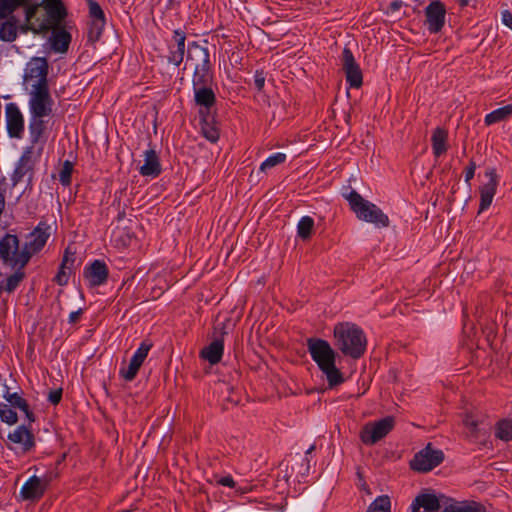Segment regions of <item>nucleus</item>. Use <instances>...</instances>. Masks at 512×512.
<instances>
[{
    "label": "nucleus",
    "instance_id": "obj_3",
    "mask_svg": "<svg viewBox=\"0 0 512 512\" xmlns=\"http://www.w3.org/2000/svg\"><path fill=\"white\" fill-rule=\"evenodd\" d=\"M345 198L359 220L372 223L378 228L389 226V217L376 204L365 200L356 190L345 195Z\"/></svg>",
    "mask_w": 512,
    "mask_h": 512
},
{
    "label": "nucleus",
    "instance_id": "obj_31",
    "mask_svg": "<svg viewBox=\"0 0 512 512\" xmlns=\"http://www.w3.org/2000/svg\"><path fill=\"white\" fill-rule=\"evenodd\" d=\"M441 512H486V508L476 501H464L459 505H448Z\"/></svg>",
    "mask_w": 512,
    "mask_h": 512
},
{
    "label": "nucleus",
    "instance_id": "obj_47",
    "mask_svg": "<svg viewBox=\"0 0 512 512\" xmlns=\"http://www.w3.org/2000/svg\"><path fill=\"white\" fill-rule=\"evenodd\" d=\"M31 94L50 95L48 75L38 79L37 83L33 85Z\"/></svg>",
    "mask_w": 512,
    "mask_h": 512
},
{
    "label": "nucleus",
    "instance_id": "obj_32",
    "mask_svg": "<svg viewBox=\"0 0 512 512\" xmlns=\"http://www.w3.org/2000/svg\"><path fill=\"white\" fill-rule=\"evenodd\" d=\"M11 269L14 270V272L6 278L5 286H3V291L8 293L14 292L26 277L24 272L25 267H14Z\"/></svg>",
    "mask_w": 512,
    "mask_h": 512
},
{
    "label": "nucleus",
    "instance_id": "obj_1",
    "mask_svg": "<svg viewBox=\"0 0 512 512\" xmlns=\"http://www.w3.org/2000/svg\"><path fill=\"white\" fill-rule=\"evenodd\" d=\"M308 352L317 364L320 371L326 376L330 388L342 384L345 379L342 372L336 367L337 353L328 341L310 337L306 341Z\"/></svg>",
    "mask_w": 512,
    "mask_h": 512
},
{
    "label": "nucleus",
    "instance_id": "obj_60",
    "mask_svg": "<svg viewBox=\"0 0 512 512\" xmlns=\"http://www.w3.org/2000/svg\"><path fill=\"white\" fill-rule=\"evenodd\" d=\"M402 4H403L402 1L395 0V1L390 3L389 10L391 12H395V11L399 10L402 7Z\"/></svg>",
    "mask_w": 512,
    "mask_h": 512
},
{
    "label": "nucleus",
    "instance_id": "obj_61",
    "mask_svg": "<svg viewBox=\"0 0 512 512\" xmlns=\"http://www.w3.org/2000/svg\"><path fill=\"white\" fill-rule=\"evenodd\" d=\"M459 6L465 7L469 4L470 0H457Z\"/></svg>",
    "mask_w": 512,
    "mask_h": 512
},
{
    "label": "nucleus",
    "instance_id": "obj_2",
    "mask_svg": "<svg viewBox=\"0 0 512 512\" xmlns=\"http://www.w3.org/2000/svg\"><path fill=\"white\" fill-rule=\"evenodd\" d=\"M335 346L345 355L359 359L366 351L367 340L363 330L354 323H338L334 327Z\"/></svg>",
    "mask_w": 512,
    "mask_h": 512
},
{
    "label": "nucleus",
    "instance_id": "obj_9",
    "mask_svg": "<svg viewBox=\"0 0 512 512\" xmlns=\"http://www.w3.org/2000/svg\"><path fill=\"white\" fill-rule=\"evenodd\" d=\"M52 480V475H46L43 479L31 476L22 486L20 496L23 500L36 501L42 498Z\"/></svg>",
    "mask_w": 512,
    "mask_h": 512
},
{
    "label": "nucleus",
    "instance_id": "obj_20",
    "mask_svg": "<svg viewBox=\"0 0 512 512\" xmlns=\"http://www.w3.org/2000/svg\"><path fill=\"white\" fill-rule=\"evenodd\" d=\"M441 509L439 498L432 493H421L411 504V512H438Z\"/></svg>",
    "mask_w": 512,
    "mask_h": 512
},
{
    "label": "nucleus",
    "instance_id": "obj_43",
    "mask_svg": "<svg viewBox=\"0 0 512 512\" xmlns=\"http://www.w3.org/2000/svg\"><path fill=\"white\" fill-rule=\"evenodd\" d=\"M152 346L153 344L151 342L147 340L143 341L138 347V349L135 351L131 359L142 365Z\"/></svg>",
    "mask_w": 512,
    "mask_h": 512
},
{
    "label": "nucleus",
    "instance_id": "obj_26",
    "mask_svg": "<svg viewBox=\"0 0 512 512\" xmlns=\"http://www.w3.org/2000/svg\"><path fill=\"white\" fill-rule=\"evenodd\" d=\"M193 89L195 103L206 108V111H209L216 103V96L211 86H202Z\"/></svg>",
    "mask_w": 512,
    "mask_h": 512
},
{
    "label": "nucleus",
    "instance_id": "obj_40",
    "mask_svg": "<svg viewBox=\"0 0 512 512\" xmlns=\"http://www.w3.org/2000/svg\"><path fill=\"white\" fill-rule=\"evenodd\" d=\"M0 419L8 425H14L18 421V415L8 404L0 403Z\"/></svg>",
    "mask_w": 512,
    "mask_h": 512
},
{
    "label": "nucleus",
    "instance_id": "obj_21",
    "mask_svg": "<svg viewBox=\"0 0 512 512\" xmlns=\"http://www.w3.org/2000/svg\"><path fill=\"white\" fill-rule=\"evenodd\" d=\"M162 172L159 156L154 149H149L144 152V164L140 167L139 173L142 176L152 178L158 177Z\"/></svg>",
    "mask_w": 512,
    "mask_h": 512
},
{
    "label": "nucleus",
    "instance_id": "obj_12",
    "mask_svg": "<svg viewBox=\"0 0 512 512\" xmlns=\"http://www.w3.org/2000/svg\"><path fill=\"white\" fill-rule=\"evenodd\" d=\"M225 324L221 323L214 327L215 333L217 331L220 332L219 336L215 337V339L206 347H204L200 352V357L207 360L211 365H215L219 363L222 359L224 352V335L226 332L224 331Z\"/></svg>",
    "mask_w": 512,
    "mask_h": 512
},
{
    "label": "nucleus",
    "instance_id": "obj_10",
    "mask_svg": "<svg viewBox=\"0 0 512 512\" xmlns=\"http://www.w3.org/2000/svg\"><path fill=\"white\" fill-rule=\"evenodd\" d=\"M50 226L41 221L34 230L29 234V241H26L22 247L29 253V261L32 256L39 253L45 246L50 236Z\"/></svg>",
    "mask_w": 512,
    "mask_h": 512
},
{
    "label": "nucleus",
    "instance_id": "obj_51",
    "mask_svg": "<svg viewBox=\"0 0 512 512\" xmlns=\"http://www.w3.org/2000/svg\"><path fill=\"white\" fill-rule=\"evenodd\" d=\"M65 269L66 268H61V266H60L58 273L54 277V282H56L60 286H64L68 283L69 277H68Z\"/></svg>",
    "mask_w": 512,
    "mask_h": 512
},
{
    "label": "nucleus",
    "instance_id": "obj_11",
    "mask_svg": "<svg viewBox=\"0 0 512 512\" xmlns=\"http://www.w3.org/2000/svg\"><path fill=\"white\" fill-rule=\"evenodd\" d=\"M426 24L430 33H438L445 24L446 8L440 0H433L425 8Z\"/></svg>",
    "mask_w": 512,
    "mask_h": 512
},
{
    "label": "nucleus",
    "instance_id": "obj_54",
    "mask_svg": "<svg viewBox=\"0 0 512 512\" xmlns=\"http://www.w3.org/2000/svg\"><path fill=\"white\" fill-rule=\"evenodd\" d=\"M356 474H357V477H358V480H359V484H358L359 488L361 490H364L367 494H371L370 489H369V487H368V485H367V483H366V481L364 479V476H363L362 472L360 471V469L357 470Z\"/></svg>",
    "mask_w": 512,
    "mask_h": 512
},
{
    "label": "nucleus",
    "instance_id": "obj_35",
    "mask_svg": "<svg viewBox=\"0 0 512 512\" xmlns=\"http://www.w3.org/2000/svg\"><path fill=\"white\" fill-rule=\"evenodd\" d=\"M28 0H1L0 19H6L20 6L25 5Z\"/></svg>",
    "mask_w": 512,
    "mask_h": 512
},
{
    "label": "nucleus",
    "instance_id": "obj_34",
    "mask_svg": "<svg viewBox=\"0 0 512 512\" xmlns=\"http://www.w3.org/2000/svg\"><path fill=\"white\" fill-rule=\"evenodd\" d=\"M495 436L505 442L512 440V418L501 419L496 423Z\"/></svg>",
    "mask_w": 512,
    "mask_h": 512
},
{
    "label": "nucleus",
    "instance_id": "obj_64",
    "mask_svg": "<svg viewBox=\"0 0 512 512\" xmlns=\"http://www.w3.org/2000/svg\"><path fill=\"white\" fill-rule=\"evenodd\" d=\"M60 0H46V3H56V2H59Z\"/></svg>",
    "mask_w": 512,
    "mask_h": 512
},
{
    "label": "nucleus",
    "instance_id": "obj_57",
    "mask_svg": "<svg viewBox=\"0 0 512 512\" xmlns=\"http://www.w3.org/2000/svg\"><path fill=\"white\" fill-rule=\"evenodd\" d=\"M502 22L504 25L512 29V14L508 10L502 12Z\"/></svg>",
    "mask_w": 512,
    "mask_h": 512
},
{
    "label": "nucleus",
    "instance_id": "obj_13",
    "mask_svg": "<svg viewBox=\"0 0 512 512\" xmlns=\"http://www.w3.org/2000/svg\"><path fill=\"white\" fill-rule=\"evenodd\" d=\"M7 133L11 138L20 139L24 132V118L16 103H8L5 107Z\"/></svg>",
    "mask_w": 512,
    "mask_h": 512
},
{
    "label": "nucleus",
    "instance_id": "obj_5",
    "mask_svg": "<svg viewBox=\"0 0 512 512\" xmlns=\"http://www.w3.org/2000/svg\"><path fill=\"white\" fill-rule=\"evenodd\" d=\"M444 453L440 449H434L431 443L418 451L410 461V468L413 471L427 473L433 470L444 461Z\"/></svg>",
    "mask_w": 512,
    "mask_h": 512
},
{
    "label": "nucleus",
    "instance_id": "obj_56",
    "mask_svg": "<svg viewBox=\"0 0 512 512\" xmlns=\"http://www.w3.org/2000/svg\"><path fill=\"white\" fill-rule=\"evenodd\" d=\"M217 483L222 485V486H226V487H230V488H234L235 487V481L233 480V478L231 476L221 477L217 481Z\"/></svg>",
    "mask_w": 512,
    "mask_h": 512
},
{
    "label": "nucleus",
    "instance_id": "obj_41",
    "mask_svg": "<svg viewBox=\"0 0 512 512\" xmlns=\"http://www.w3.org/2000/svg\"><path fill=\"white\" fill-rule=\"evenodd\" d=\"M90 21L106 22L105 14L98 2L87 0Z\"/></svg>",
    "mask_w": 512,
    "mask_h": 512
},
{
    "label": "nucleus",
    "instance_id": "obj_42",
    "mask_svg": "<svg viewBox=\"0 0 512 512\" xmlns=\"http://www.w3.org/2000/svg\"><path fill=\"white\" fill-rule=\"evenodd\" d=\"M73 163L65 160L59 172V181L63 186H70L72 182Z\"/></svg>",
    "mask_w": 512,
    "mask_h": 512
},
{
    "label": "nucleus",
    "instance_id": "obj_16",
    "mask_svg": "<svg viewBox=\"0 0 512 512\" xmlns=\"http://www.w3.org/2000/svg\"><path fill=\"white\" fill-rule=\"evenodd\" d=\"M187 61L191 62L193 68L212 67L208 47L203 46L196 41L189 43L187 46Z\"/></svg>",
    "mask_w": 512,
    "mask_h": 512
},
{
    "label": "nucleus",
    "instance_id": "obj_62",
    "mask_svg": "<svg viewBox=\"0 0 512 512\" xmlns=\"http://www.w3.org/2000/svg\"><path fill=\"white\" fill-rule=\"evenodd\" d=\"M66 458V454L63 453L60 458L57 460L56 465H60Z\"/></svg>",
    "mask_w": 512,
    "mask_h": 512
},
{
    "label": "nucleus",
    "instance_id": "obj_18",
    "mask_svg": "<svg viewBox=\"0 0 512 512\" xmlns=\"http://www.w3.org/2000/svg\"><path fill=\"white\" fill-rule=\"evenodd\" d=\"M54 101L51 95L31 94L30 93V112L33 117H46L52 113Z\"/></svg>",
    "mask_w": 512,
    "mask_h": 512
},
{
    "label": "nucleus",
    "instance_id": "obj_48",
    "mask_svg": "<svg viewBox=\"0 0 512 512\" xmlns=\"http://www.w3.org/2000/svg\"><path fill=\"white\" fill-rule=\"evenodd\" d=\"M463 423L467 428H469V430L473 436H477L478 425H479L478 420L474 419L471 415L467 414L463 420Z\"/></svg>",
    "mask_w": 512,
    "mask_h": 512
},
{
    "label": "nucleus",
    "instance_id": "obj_25",
    "mask_svg": "<svg viewBox=\"0 0 512 512\" xmlns=\"http://www.w3.org/2000/svg\"><path fill=\"white\" fill-rule=\"evenodd\" d=\"M201 116V130L203 136L211 143H215L219 139V131L216 126L213 125L214 117L210 115V111L204 112L200 110Z\"/></svg>",
    "mask_w": 512,
    "mask_h": 512
},
{
    "label": "nucleus",
    "instance_id": "obj_39",
    "mask_svg": "<svg viewBox=\"0 0 512 512\" xmlns=\"http://www.w3.org/2000/svg\"><path fill=\"white\" fill-rule=\"evenodd\" d=\"M4 399L9 403L10 407L24 409L26 407V400L22 398L18 393H11L8 386H5V392L3 394Z\"/></svg>",
    "mask_w": 512,
    "mask_h": 512
},
{
    "label": "nucleus",
    "instance_id": "obj_45",
    "mask_svg": "<svg viewBox=\"0 0 512 512\" xmlns=\"http://www.w3.org/2000/svg\"><path fill=\"white\" fill-rule=\"evenodd\" d=\"M141 367V364L134 361V360H130V363L128 365V368L127 369H122L120 371V375L126 380V381H132L134 380V378L136 377L139 369Z\"/></svg>",
    "mask_w": 512,
    "mask_h": 512
},
{
    "label": "nucleus",
    "instance_id": "obj_24",
    "mask_svg": "<svg viewBox=\"0 0 512 512\" xmlns=\"http://www.w3.org/2000/svg\"><path fill=\"white\" fill-rule=\"evenodd\" d=\"M49 73V64L45 57H34L28 63L26 72L24 74V80L39 79Z\"/></svg>",
    "mask_w": 512,
    "mask_h": 512
},
{
    "label": "nucleus",
    "instance_id": "obj_52",
    "mask_svg": "<svg viewBox=\"0 0 512 512\" xmlns=\"http://www.w3.org/2000/svg\"><path fill=\"white\" fill-rule=\"evenodd\" d=\"M74 261H75L74 253H69L68 250H66L60 266H61V268H66V269L70 270Z\"/></svg>",
    "mask_w": 512,
    "mask_h": 512
},
{
    "label": "nucleus",
    "instance_id": "obj_55",
    "mask_svg": "<svg viewBox=\"0 0 512 512\" xmlns=\"http://www.w3.org/2000/svg\"><path fill=\"white\" fill-rule=\"evenodd\" d=\"M38 5H32L27 7L25 11V20L29 23L36 16Z\"/></svg>",
    "mask_w": 512,
    "mask_h": 512
},
{
    "label": "nucleus",
    "instance_id": "obj_7",
    "mask_svg": "<svg viewBox=\"0 0 512 512\" xmlns=\"http://www.w3.org/2000/svg\"><path fill=\"white\" fill-rule=\"evenodd\" d=\"M42 148L39 149L37 156H34V148L33 146L26 147L11 175L12 186H16L19 182L22 181L25 175H28V184L32 182L35 164L37 158L40 156Z\"/></svg>",
    "mask_w": 512,
    "mask_h": 512
},
{
    "label": "nucleus",
    "instance_id": "obj_8",
    "mask_svg": "<svg viewBox=\"0 0 512 512\" xmlns=\"http://www.w3.org/2000/svg\"><path fill=\"white\" fill-rule=\"evenodd\" d=\"M342 69L345 72L346 82L352 88H360L363 84V75L352 51L345 47L342 52Z\"/></svg>",
    "mask_w": 512,
    "mask_h": 512
},
{
    "label": "nucleus",
    "instance_id": "obj_36",
    "mask_svg": "<svg viewBox=\"0 0 512 512\" xmlns=\"http://www.w3.org/2000/svg\"><path fill=\"white\" fill-rule=\"evenodd\" d=\"M314 229V220L310 216H304L300 219L297 226L298 236L302 240H307L311 237Z\"/></svg>",
    "mask_w": 512,
    "mask_h": 512
},
{
    "label": "nucleus",
    "instance_id": "obj_38",
    "mask_svg": "<svg viewBox=\"0 0 512 512\" xmlns=\"http://www.w3.org/2000/svg\"><path fill=\"white\" fill-rule=\"evenodd\" d=\"M106 22L90 21L88 28V41L92 44L100 40Z\"/></svg>",
    "mask_w": 512,
    "mask_h": 512
},
{
    "label": "nucleus",
    "instance_id": "obj_33",
    "mask_svg": "<svg viewBox=\"0 0 512 512\" xmlns=\"http://www.w3.org/2000/svg\"><path fill=\"white\" fill-rule=\"evenodd\" d=\"M512 115V104H508L506 106L500 107L498 109L493 110L485 116V124L492 125L501 121L506 120L508 117Z\"/></svg>",
    "mask_w": 512,
    "mask_h": 512
},
{
    "label": "nucleus",
    "instance_id": "obj_27",
    "mask_svg": "<svg viewBox=\"0 0 512 512\" xmlns=\"http://www.w3.org/2000/svg\"><path fill=\"white\" fill-rule=\"evenodd\" d=\"M448 132L442 127H437L432 134V150L436 157H440L447 151Z\"/></svg>",
    "mask_w": 512,
    "mask_h": 512
},
{
    "label": "nucleus",
    "instance_id": "obj_30",
    "mask_svg": "<svg viewBox=\"0 0 512 512\" xmlns=\"http://www.w3.org/2000/svg\"><path fill=\"white\" fill-rule=\"evenodd\" d=\"M16 38L17 19L15 16H10L0 27V40L4 42H13Z\"/></svg>",
    "mask_w": 512,
    "mask_h": 512
},
{
    "label": "nucleus",
    "instance_id": "obj_49",
    "mask_svg": "<svg viewBox=\"0 0 512 512\" xmlns=\"http://www.w3.org/2000/svg\"><path fill=\"white\" fill-rule=\"evenodd\" d=\"M265 73L263 70H256L254 75V86L257 89V91H262L265 85Z\"/></svg>",
    "mask_w": 512,
    "mask_h": 512
},
{
    "label": "nucleus",
    "instance_id": "obj_44",
    "mask_svg": "<svg viewBox=\"0 0 512 512\" xmlns=\"http://www.w3.org/2000/svg\"><path fill=\"white\" fill-rule=\"evenodd\" d=\"M286 155L284 153L278 152L274 155L269 156L260 166L261 171H266L272 167H275L278 164L285 162Z\"/></svg>",
    "mask_w": 512,
    "mask_h": 512
},
{
    "label": "nucleus",
    "instance_id": "obj_29",
    "mask_svg": "<svg viewBox=\"0 0 512 512\" xmlns=\"http://www.w3.org/2000/svg\"><path fill=\"white\" fill-rule=\"evenodd\" d=\"M46 129L45 121L42 117H31L29 122L30 146H35L43 137Z\"/></svg>",
    "mask_w": 512,
    "mask_h": 512
},
{
    "label": "nucleus",
    "instance_id": "obj_58",
    "mask_svg": "<svg viewBox=\"0 0 512 512\" xmlns=\"http://www.w3.org/2000/svg\"><path fill=\"white\" fill-rule=\"evenodd\" d=\"M25 413L26 418L28 419L29 423H33L36 420V416L33 413V411L30 409L28 403L26 402V407L24 409H20Z\"/></svg>",
    "mask_w": 512,
    "mask_h": 512
},
{
    "label": "nucleus",
    "instance_id": "obj_28",
    "mask_svg": "<svg viewBox=\"0 0 512 512\" xmlns=\"http://www.w3.org/2000/svg\"><path fill=\"white\" fill-rule=\"evenodd\" d=\"M213 83V72L212 67L209 68H193L192 75V86L193 88L202 87V86H211Z\"/></svg>",
    "mask_w": 512,
    "mask_h": 512
},
{
    "label": "nucleus",
    "instance_id": "obj_17",
    "mask_svg": "<svg viewBox=\"0 0 512 512\" xmlns=\"http://www.w3.org/2000/svg\"><path fill=\"white\" fill-rule=\"evenodd\" d=\"M489 181L480 187L479 213L486 210L492 203L498 185V175L494 168L486 171Z\"/></svg>",
    "mask_w": 512,
    "mask_h": 512
},
{
    "label": "nucleus",
    "instance_id": "obj_53",
    "mask_svg": "<svg viewBox=\"0 0 512 512\" xmlns=\"http://www.w3.org/2000/svg\"><path fill=\"white\" fill-rule=\"evenodd\" d=\"M475 170H476V163L473 160H471L469 165L465 169V181L467 183L474 177Z\"/></svg>",
    "mask_w": 512,
    "mask_h": 512
},
{
    "label": "nucleus",
    "instance_id": "obj_22",
    "mask_svg": "<svg viewBox=\"0 0 512 512\" xmlns=\"http://www.w3.org/2000/svg\"><path fill=\"white\" fill-rule=\"evenodd\" d=\"M44 7L47 11V19L43 22H47L50 25V29L54 27H61V23L67 17V10L62 1L60 0L56 3H45Z\"/></svg>",
    "mask_w": 512,
    "mask_h": 512
},
{
    "label": "nucleus",
    "instance_id": "obj_14",
    "mask_svg": "<svg viewBox=\"0 0 512 512\" xmlns=\"http://www.w3.org/2000/svg\"><path fill=\"white\" fill-rule=\"evenodd\" d=\"M186 33L182 29L173 31L171 41L168 43V63L178 67L184 60L185 56Z\"/></svg>",
    "mask_w": 512,
    "mask_h": 512
},
{
    "label": "nucleus",
    "instance_id": "obj_63",
    "mask_svg": "<svg viewBox=\"0 0 512 512\" xmlns=\"http://www.w3.org/2000/svg\"><path fill=\"white\" fill-rule=\"evenodd\" d=\"M315 449V445L310 446V448L306 451V454L312 453V451Z\"/></svg>",
    "mask_w": 512,
    "mask_h": 512
},
{
    "label": "nucleus",
    "instance_id": "obj_46",
    "mask_svg": "<svg viewBox=\"0 0 512 512\" xmlns=\"http://www.w3.org/2000/svg\"><path fill=\"white\" fill-rule=\"evenodd\" d=\"M21 31L26 33L32 31L34 34H45L50 30V25L47 22H41L38 26L33 25L31 22H27L21 26Z\"/></svg>",
    "mask_w": 512,
    "mask_h": 512
},
{
    "label": "nucleus",
    "instance_id": "obj_37",
    "mask_svg": "<svg viewBox=\"0 0 512 512\" xmlns=\"http://www.w3.org/2000/svg\"><path fill=\"white\" fill-rule=\"evenodd\" d=\"M366 512H391V501L388 495L378 496L367 508Z\"/></svg>",
    "mask_w": 512,
    "mask_h": 512
},
{
    "label": "nucleus",
    "instance_id": "obj_19",
    "mask_svg": "<svg viewBox=\"0 0 512 512\" xmlns=\"http://www.w3.org/2000/svg\"><path fill=\"white\" fill-rule=\"evenodd\" d=\"M7 438L14 444H20L23 453L31 451L36 445L34 434L26 425L18 426Z\"/></svg>",
    "mask_w": 512,
    "mask_h": 512
},
{
    "label": "nucleus",
    "instance_id": "obj_50",
    "mask_svg": "<svg viewBox=\"0 0 512 512\" xmlns=\"http://www.w3.org/2000/svg\"><path fill=\"white\" fill-rule=\"evenodd\" d=\"M63 390L62 388H58L55 390H51L48 394V401L53 405H57L60 403L62 399Z\"/></svg>",
    "mask_w": 512,
    "mask_h": 512
},
{
    "label": "nucleus",
    "instance_id": "obj_59",
    "mask_svg": "<svg viewBox=\"0 0 512 512\" xmlns=\"http://www.w3.org/2000/svg\"><path fill=\"white\" fill-rule=\"evenodd\" d=\"M82 313H83L82 309H78L77 311L71 312L69 315V323L70 324L76 323L79 320Z\"/></svg>",
    "mask_w": 512,
    "mask_h": 512
},
{
    "label": "nucleus",
    "instance_id": "obj_6",
    "mask_svg": "<svg viewBox=\"0 0 512 512\" xmlns=\"http://www.w3.org/2000/svg\"><path fill=\"white\" fill-rule=\"evenodd\" d=\"M395 426V418L386 416L378 421L366 423L360 432V439L365 445H374L387 436Z\"/></svg>",
    "mask_w": 512,
    "mask_h": 512
},
{
    "label": "nucleus",
    "instance_id": "obj_15",
    "mask_svg": "<svg viewBox=\"0 0 512 512\" xmlns=\"http://www.w3.org/2000/svg\"><path fill=\"white\" fill-rule=\"evenodd\" d=\"M83 276L89 282L90 287H96L106 283L109 270L103 260L97 259L84 268Z\"/></svg>",
    "mask_w": 512,
    "mask_h": 512
},
{
    "label": "nucleus",
    "instance_id": "obj_23",
    "mask_svg": "<svg viewBox=\"0 0 512 512\" xmlns=\"http://www.w3.org/2000/svg\"><path fill=\"white\" fill-rule=\"evenodd\" d=\"M51 29L52 36L50 38V42L52 49L58 53H66L72 40L71 34L65 30L63 26Z\"/></svg>",
    "mask_w": 512,
    "mask_h": 512
},
{
    "label": "nucleus",
    "instance_id": "obj_4",
    "mask_svg": "<svg viewBox=\"0 0 512 512\" xmlns=\"http://www.w3.org/2000/svg\"><path fill=\"white\" fill-rule=\"evenodd\" d=\"M0 261L9 268L28 265L29 253L23 249L16 234L6 233L0 238Z\"/></svg>",
    "mask_w": 512,
    "mask_h": 512
}]
</instances>
